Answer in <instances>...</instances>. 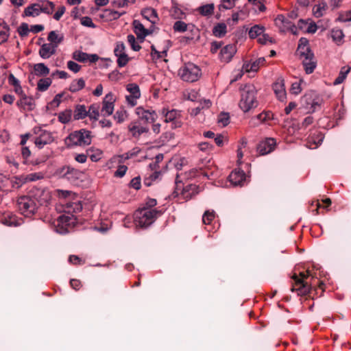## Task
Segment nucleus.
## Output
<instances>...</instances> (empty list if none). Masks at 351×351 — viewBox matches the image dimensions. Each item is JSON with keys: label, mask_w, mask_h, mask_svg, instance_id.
<instances>
[{"label": "nucleus", "mask_w": 351, "mask_h": 351, "mask_svg": "<svg viewBox=\"0 0 351 351\" xmlns=\"http://www.w3.org/2000/svg\"><path fill=\"white\" fill-rule=\"evenodd\" d=\"M55 4L48 0H38L36 3L28 5L25 8L22 14L23 17H36L41 13L51 14L54 10Z\"/></svg>", "instance_id": "nucleus-1"}, {"label": "nucleus", "mask_w": 351, "mask_h": 351, "mask_svg": "<svg viewBox=\"0 0 351 351\" xmlns=\"http://www.w3.org/2000/svg\"><path fill=\"white\" fill-rule=\"evenodd\" d=\"M160 215L161 212L156 208L143 207L134 213V223L136 226L146 228L152 224Z\"/></svg>", "instance_id": "nucleus-2"}, {"label": "nucleus", "mask_w": 351, "mask_h": 351, "mask_svg": "<svg viewBox=\"0 0 351 351\" xmlns=\"http://www.w3.org/2000/svg\"><path fill=\"white\" fill-rule=\"evenodd\" d=\"M257 91L253 84H246L243 88V112L247 113L256 108L259 104Z\"/></svg>", "instance_id": "nucleus-3"}, {"label": "nucleus", "mask_w": 351, "mask_h": 351, "mask_svg": "<svg viewBox=\"0 0 351 351\" xmlns=\"http://www.w3.org/2000/svg\"><path fill=\"white\" fill-rule=\"evenodd\" d=\"M311 274L308 269L295 273L292 277L294 282L291 288L292 292H296L298 295H306L311 291V286L305 280Z\"/></svg>", "instance_id": "nucleus-4"}, {"label": "nucleus", "mask_w": 351, "mask_h": 351, "mask_svg": "<svg viewBox=\"0 0 351 351\" xmlns=\"http://www.w3.org/2000/svg\"><path fill=\"white\" fill-rule=\"evenodd\" d=\"M90 133L84 129L74 131L65 138V144L69 147L88 145L92 141Z\"/></svg>", "instance_id": "nucleus-5"}, {"label": "nucleus", "mask_w": 351, "mask_h": 351, "mask_svg": "<svg viewBox=\"0 0 351 351\" xmlns=\"http://www.w3.org/2000/svg\"><path fill=\"white\" fill-rule=\"evenodd\" d=\"M178 75L183 81L194 82L199 80L202 73L197 66L193 63L187 62L179 69Z\"/></svg>", "instance_id": "nucleus-6"}, {"label": "nucleus", "mask_w": 351, "mask_h": 351, "mask_svg": "<svg viewBox=\"0 0 351 351\" xmlns=\"http://www.w3.org/2000/svg\"><path fill=\"white\" fill-rule=\"evenodd\" d=\"M34 198L28 193L27 195L21 196L17 199L18 208L21 213L26 217H31L37 211L38 206Z\"/></svg>", "instance_id": "nucleus-7"}, {"label": "nucleus", "mask_w": 351, "mask_h": 351, "mask_svg": "<svg viewBox=\"0 0 351 351\" xmlns=\"http://www.w3.org/2000/svg\"><path fill=\"white\" fill-rule=\"evenodd\" d=\"M29 194L36 200L34 202L38 207L47 204L51 199L49 191L43 188H33L29 192Z\"/></svg>", "instance_id": "nucleus-8"}, {"label": "nucleus", "mask_w": 351, "mask_h": 351, "mask_svg": "<svg viewBox=\"0 0 351 351\" xmlns=\"http://www.w3.org/2000/svg\"><path fill=\"white\" fill-rule=\"evenodd\" d=\"M265 59L263 57L258 58L255 60L243 61V75L244 73L248 74L249 77H253L258 72L261 65H263Z\"/></svg>", "instance_id": "nucleus-9"}, {"label": "nucleus", "mask_w": 351, "mask_h": 351, "mask_svg": "<svg viewBox=\"0 0 351 351\" xmlns=\"http://www.w3.org/2000/svg\"><path fill=\"white\" fill-rule=\"evenodd\" d=\"M161 114L165 117V121L166 123L171 122L172 128H178L182 126V121L180 120V112L172 109L169 110L167 108H163L161 110Z\"/></svg>", "instance_id": "nucleus-10"}, {"label": "nucleus", "mask_w": 351, "mask_h": 351, "mask_svg": "<svg viewBox=\"0 0 351 351\" xmlns=\"http://www.w3.org/2000/svg\"><path fill=\"white\" fill-rule=\"evenodd\" d=\"M77 221L74 215L65 213L58 217L57 219V228H60V233L68 232L69 228L73 227Z\"/></svg>", "instance_id": "nucleus-11"}, {"label": "nucleus", "mask_w": 351, "mask_h": 351, "mask_svg": "<svg viewBox=\"0 0 351 351\" xmlns=\"http://www.w3.org/2000/svg\"><path fill=\"white\" fill-rule=\"evenodd\" d=\"M275 23L280 32L290 31L292 34H297V27L294 23L282 14H278L275 19Z\"/></svg>", "instance_id": "nucleus-12"}, {"label": "nucleus", "mask_w": 351, "mask_h": 351, "mask_svg": "<svg viewBox=\"0 0 351 351\" xmlns=\"http://www.w3.org/2000/svg\"><path fill=\"white\" fill-rule=\"evenodd\" d=\"M116 98L111 92L106 94L102 101L101 114L104 117H109L112 114L114 110Z\"/></svg>", "instance_id": "nucleus-13"}, {"label": "nucleus", "mask_w": 351, "mask_h": 351, "mask_svg": "<svg viewBox=\"0 0 351 351\" xmlns=\"http://www.w3.org/2000/svg\"><path fill=\"white\" fill-rule=\"evenodd\" d=\"M131 136L138 139L141 136H146L149 134V129L147 126L143 125L138 121H132L128 126Z\"/></svg>", "instance_id": "nucleus-14"}, {"label": "nucleus", "mask_w": 351, "mask_h": 351, "mask_svg": "<svg viewBox=\"0 0 351 351\" xmlns=\"http://www.w3.org/2000/svg\"><path fill=\"white\" fill-rule=\"evenodd\" d=\"M306 109L311 112H315L322 103V99L314 93L306 94L302 99Z\"/></svg>", "instance_id": "nucleus-15"}, {"label": "nucleus", "mask_w": 351, "mask_h": 351, "mask_svg": "<svg viewBox=\"0 0 351 351\" xmlns=\"http://www.w3.org/2000/svg\"><path fill=\"white\" fill-rule=\"evenodd\" d=\"M138 119L145 123H154L158 118L155 110H147L142 106H138L135 110Z\"/></svg>", "instance_id": "nucleus-16"}, {"label": "nucleus", "mask_w": 351, "mask_h": 351, "mask_svg": "<svg viewBox=\"0 0 351 351\" xmlns=\"http://www.w3.org/2000/svg\"><path fill=\"white\" fill-rule=\"evenodd\" d=\"M114 53L117 57L119 67L125 66L129 62V58L125 53V47L123 43H117L114 49Z\"/></svg>", "instance_id": "nucleus-17"}, {"label": "nucleus", "mask_w": 351, "mask_h": 351, "mask_svg": "<svg viewBox=\"0 0 351 351\" xmlns=\"http://www.w3.org/2000/svg\"><path fill=\"white\" fill-rule=\"evenodd\" d=\"M296 53L300 59H302L306 56H313L314 53L309 47L308 40L307 38L303 37L300 38L296 50Z\"/></svg>", "instance_id": "nucleus-18"}, {"label": "nucleus", "mask_w": 351, "mask_h": 351, "mask_svg": "<svg viewBox=\"0 0 351 351\" xmlns=\"http://www.w3.org/2000/svg\"><path fill=\"white\" fill-rule=\"evenodd\" d=\"M63 209L65 213H77L82 210V204L80 200L78 199L77 197L75 199H71L66 201L63 204Z\"/></svg>", "instance_id": "nucleus-19"}, {"label": "nucleus", "mask_w": 351, "mask_h": 351, "mask_svg": "<svg viewBox=\"0 0 351 351\" xmlns=\"http://www.w3.org/2000/svg\"><path fill=\"white\" fill-rule=\"evenodd\" d=\"M73 58L80 62H89L93 63L99 60V56L97 54H88L82 51H75L73 53Z\"/></svg>", "instance_id": "nucleus-20"}, {"label": "nucleus", "mask_w": 351, "mask_h": 351, "mask_svg": "<svg viewBox=\"0 0 351 351\" xmlns=\"http://www.w3.org/2000/svg\"><path fill=\"white\" fill-rule=\"evenodd\" d=\"M276 145V141L274 138H266L258 145V151L261 155L268 154L274 149Z\"/></svg>", "instance_id": "nucleus-21"}, {"label": "nucleus", "mask_w": 351, "mask_h": 351, "mask_svg": "<svg viewBox=\"0 0 351 351\" xmlns=\"http://www.w3.org/2000/svg\"><path fill=\"white\" fill-rule=\"evenodd\" d=\"M272 88L277 98L281 101H285L287 97V93L284 79L278 78L273 84Z\"/></svg>", "instance_id": "nucleus-22"}, {"label": "nucleus", "mask_w": 351, "mask_h": 351, "mask_svg": "<svg viewBox=\"0 0 351 351\" xmlns=\"http://www.w3.org/2000/svg\"><path fill=\"white\" fill-rule=\"evenodd\" d=\"M16 105L23 110L30 111L34 108L35 102L32 97H27L24 94L21 96L20 99L17 101Z\"/></svg>", "instance_id": "nucleus-23"}, {"label": "nucleus", "mask_w": 351, "mask_h": 351, "mask_svg": "<svg viewBox=\"0 0 351 351\" xmlns=\"http://www.w3.org/2000/svg\"><path fill=\"white\" fill-rule=\"evenodd\" d=\"M132 25L134 32L138 39L143 40L147 35L151 34V32L146 29L138 20H134Z\"/></svg>", "instance_id": "nucleus-24"}, {"label": "nucleus", "mask_w": 351, "mask_h": 351, "mask_svg": "<svg viewBox=\"0 0 351 351\" xmlns=\"http://www.w3.org/2000/svg\"><path fill=\"white\" fill-rule=\"evenodd\" d=\"M53 141L51 134L47 131H42L38 137L35 139V145L39 148H43L45 145Z\"/></svg>", "instance_id": "nucleus-25"}, {"label": "nucleus", "mask_w": 351, "mask_h": 351, "mask_svg": "<svg viewBox=\"0 0 351 351\" xmlns=\"http://www.w3.org/2000/svg\"><path fill=\"white\" fill-rule=\"evenodd\" d=\"M57 48L51 43H45L39 49V55L43 59H48L56 53Z\"/></svg>", "instance_id": "nucleus-26"}, {"label": "nucleus", "mask_w": 351, "mask_h": 351, "mask_svg": "<svg viewBox=\"0 0 351 351\" xmlns=\"http://www.w3.org/2000/svg\"><path fill=\"white\" fill-rule=\"evenodd\" d=\"M236 52L234 45H228L221 49L220 51V59L222 62H228Z\"/></svg>", "instance_id": "nucleus-27"}, {"label": "nucleus", "mask_w": 351, "mask_h": 351, "mask_svg": "<svg viewBox=\"0 0 351 351\" xmlns=\"http://www.w3.org/2000/svg\"><path fill=\"white\" fill-rule=\"evenodd\" d=\"M302 60L305 73L306 74L312 73L317 66V62L315 59V56L313 55V56H306Z\"/></svg>", "instance_id": "nucleus-28"}, {"label": "nucleus", "mask_w": 351, "mask_h": 351, "mask_svg": "<svg viewBox=\"0 0 351 351\" xmlns=\"http://www.w3.org/2000/svg\"><path fill=\"white\" fill-rule=\"evenodd\" d=\"M230 186H237L241 184V170L240 167L234 169L228 178Z\"/></svg>", "instance_id": "nucleus-29"}, {"label": "nucleus", "mask_w": 351, "mask_h": 351, "mask_svg": "<svg viewBox=\"0 0 351 351\" xmlns=\"http://www.w3.org/2000/svg\"><path fill=\"white\" fill-rule=\"evenodd\" d=\"M142 16L152 24H156L158 21L157 12L152 8H145L141 11Z\"/></svg>", "instance_id": "nucleus-30"}, {"label": "nucleus", "mask_w": 351, "mask_h": 351, "mask_svg": "<svg viewBox=\"0 0 351 351\" xmlns=\"http://www.w3.org/2000/svg\"><path fill=\"white\" fill-rule=\"evenodd\" d=\"M327 8L328 5L326 2L324 0H322L313 6V14L316 18H320L324 16Z\"/></svg>", "instance_id": "nucleus-31"}, {"label": "nucleus", "mask_w": 351, "mask_h": 351, "mask_svg": "<svg viewBox=\"0 0 351 351\" xmlns=\"http://www.w3.org/2000/svg\"><path fill=\"white\" fill-rule=\"evenodd\" d=\"M64 39L62 34H58L56 31H51L49 33L47 40L49 43L53 44L55 47H58Z\"/></svg>", "instance_id": "nucleus-32"}, {"label": "nucleus", "mask_w": 351, "mask_h": 351, "mask_svg": "<svg viewBox=\"0 0 351 351\" xmlns=\"http://www.w3.org/2000/svg\"><path fill=\"white\" fill-rule=\"evenodd\" d=\"M0 221L8 226H16L17 225L15 215L7 212L0 217Z\"/></svg>", "instance_id": "nucleus-33"}, {"label": "nucleus", "mask_w": 351, "mask_h": 351, "mask_svg": "<svg viewBox=\"0 0 351 351\" xmlns=\"http://www.w3.org/2000/svg\"><path fill=\"white\" fill-rule=\"evenodd\" d=\"M56 193L59 198L65 199L66 202L75 199L77 197V195L71 191L57 189Z\"/></svg>", "instance_id": "nucleus-34"}, {"label": "nucleus", "mask_w": 351, "mask_h": 351, "mask_svg": "<svg viewBox=\"0 0 351 351\" xmlns=\"http://www.w3.org/2000/svg\"><path fill=\"white\" fill-rule=\"evenodd\" d=\"M85 86V81L83 78H79L77 80H74L71 82L69 90L71 93H76L82 89H83Z\"/></svg>", "instance_id": "nucleus-35"}, {"label": "nucleus", "mask_w": 351, "mask_h": 351, "mask_svg": "<svg viewBox=\"0 0 351 351\" xmlns=\"http://www.w3.org/2000/svg\"><path fill=\"white\" fill-rule=\"evenodd\" d=\"M255 3H258V9L260 11H265L266 7L264 4V0H247V3L243 6V15L247 12V10L250 9V6Z\"/></svg>", "instance_id": "nucleus-36"}, {"label": "nucleus", "mask_w": 351, "mask_h": 351, "mask_svg": "<svg viewBox=\"0 0 351 351\" xmlns=\"http://www.w3.org/2000/svg\"><path fill=\"white\" fill-rule=\"evenodd\" d=\"M88 156L93 162L99 161L103 155V152L99 149L90 148L86 151Z\"/></svg>", "instance_id": "nucleus-37"}, {"label": "nucleus", "mask_w": 351, "mask_h": 351, "mask_svg": "<svg viewBox=\"0 0 351 351\" xmlns=\"http://www.w3.org/2000/svg\"><path fill=\"white\" fill-rule=\"evenodd\" d=\"M64 171L63 173L64 177L67 180H73L78 178L80 176V171L70 167H66L63 169Z\"/></svg>", "instance_id": "nucleus-38"}, {"label": "nucleus", "mask_w": 351, "mask_h": 351, "mask_svg": "<svg viewBox=\"0 0 351 351\" xmlns=\"http://www.w3.org/2000/svg\"><path fill=\"white\" fill-rule=\"evenodd\" d=\"M34 73L38 76H45L49 73V69L44 63H38L34 66Z\"/></svg>", "instance_id": "nucleus-39"}, {"label": "nucleus", "mask_w": 351, "mask_h": 351, "mask_svg": "<svg viewBox=\"0 0 351 351\" xmlns=\"http://www.w3.org/2000/svg\"><path fill=\"white\" fill-rule=\"evenodd\" d=\"M100 106L99 104H93L90 106L88 110V117L90 119L97 120L99 117Z\"/></svg>", "instance_id": "nucleus-40"}, {"label": "nucleus", "mask_w": 351, "mask_h": 351, "mask_svg": "<svg viewBox=\"0 0 351 351\" xmlns=\"http://www.w3.org/2000/svg\"><path fill=\"white\" fill-rule=\"evenodd\" d=\"M265 31V27L258 25L252 26L248 31V34L250 38L254 39L260 36Z\"/></svg>", "instance_id": "nucleus-41"}, {"label": "nucleus", "mask_w": 351, "mask_h": 351, "mask_svg": "<svg viewBox=\"0 0 351 351\" xmlns=\"http://www.w3.org/2000/svg\"><path fill=\"white\" fill-rule=\"evenodd\" d=\"M171 16L176 19H182L185 17V13L179 7L178 4L174 3L170 10Z\"/></svg>", "instance_id": "nucleus-42"}, {"label": "nucleus", "mask_w": 351, "mask_h": 351, "mask_svg": "<svg viewBox=\"0 0 351 351\" xmlns=\"http://www.w3.org/2000/svg\"><path fill=\"white\" fill-rule=\"evenodd\" d=\"M226 25L225 23H218L213 29V34L214 36L221 38L226 34Z\"/></svg>", "instance_id": "nucleus-43"}, {"label": "nucleus", "mask_w": 351, "mask_h": 351, "mask_svg": "<svg viewBox=\"0 0 351 351\" xmlns=\"http://www.w3.org/2000/svg\"><path fill=\"white\" fill-rule=\"evenodd\" d=\"M88 116V111L84 105H77L74 112V119L75 120L82 119Z\"/></svg>", "instance_id": "nucleus-44"}, {"label": "nucleus", "mask_w": 351, "mask_h": 351, "mask_svg": "<svg viewBox=\"0 0 351 351\" xmlns=\"http://www.w3.org/2000/svg\"><path fill=\"white\" fill-rule=\"evenodd\" d=\"M331 37L333 41L339 45L342 43L343 39L344 38V34L341 29H332L331 31Z\"/></svg>", "instance_id": "nucleus-45"}, {"label": "nucleus", "mask_w": 351, "mask_h": 351, "mask_svg": "<svg viewBox=\"0 0 351 351\" xmlns=\"http://www.w3.org/2000/svg\"><path fill=\"white\" fill-rule=\"evenodd\" d=\"M10 36V27L6 24H0V45L6 42Z\"/></svg>", "instance_id": "nucleus-46"}, {"label": "nucleus", "mask_w": 351, "mask_h": 351, "mask_svg": "<svg viewBox=\"0 0 351 351\" xmlns=\"http://www.w3.org/2000/svg\"><path fill=\"white\" fill-rule=\"evenodd\" d=\"M72 117V110L71 109H66L58 114V120L62 123H68Z\"/></svg>", "instance_id": "nucleus-47"}, {"label": "nucleus", "mask_w": 351, "mask_h": 351, "mask_svg": "<svg viewBox=\"0 0 351 351\" xmlns=\"http://www.w3.org/2000/svg\"><path fill=\"white\" fill-rule=\"evenodd\" d=\"M52 80L49 77L42 78L39 80L37 84V89L39 91L44 92L51 86Z\"/></svg>", "instance_id": "nucleus-48"}, {"label": "nucleus", "mask_w": 351, "mask_h": 351, "mask_svg": "<svg viewBox=\"0 0 351 351\" xmlns=\"http://www.w3.org/2000/svg\"><path fill=\"white\" fill-rule=\"evenodd\" d=\"M113 118L117 123H121L128 118V112L123 108L119 109L116 111Z\"/></svg>", "instance_id": "nucleus-49"}, {"label": "nucleus", "mask_w": 351, "mask_h": 351, "mask_svg": "<svg viewBox=\"0 0 351 351\" xmlns=\"http://www.w3.org/2000/svg\"><path fill=\"white\" fill-rule=\"evenodd\" d=\"M126 90L130 93V95H133L134 97H141V91L139 86L134 83L128 84L126 86Z\"/></svg>", "instance_id": "nucleus-50"}, {"label": "nucleus", "mask_w": 351, "mask_h": 351, "mask_svg": "<svg viewBox=\"0 0 351 351\" xmlns=\"http://www.w3.org/2000/svg\"><path fill=\"white\" fill-rule=\"evenodd\" d=\"M123 13H119L117 11L110 9H106L104 12L103 17H106L109 20H116L121 17Z\"/></svg>", "instance_id": "nucleus-51"}, {"label": "nucleus", "mask_w": 351, "mask_h": 351, "mask_svg": "<svg viewBox=\"0 0 351 351\" xmlns=\"http://www.w3.org/2000/svg\"><path fill=\"white\" fill-rule=\"evenodd\" d=\"M217 123L222 127L227 126L230 123V115L229 113L221 112L217 118Z\"/></svg>", "instance_id": "nucleus-52"}, {"label": "nucleus", "mask_w": 351, "mask_h": 351, "mask_svg": "<svg viewBox=\"0 0 351 351\" xmlns=\"http://www.w3.org/2000/svg\"><path fill=\"white\" fill-rule=\"evenodd\" d=\"M198 10L202 16H210L213 13L214 5L210 3L200 6Z\"/></svg>", "instance_id": "nucleus-53"}, {"label": "nucleus", "mask_w": 351, "mask_h": 351, "mask_svg": "<svg viewBox=\"0 0 351 351\" xmlns=\"http://www.w3.org/2000/svg\"><path fill=\"white\" fill-rule=\"evenodd\" d=\"M350 68H348V69H346V67L341 68L338 77L334 81V84L338 85V84H341L346 78V76H347L348 73L350 72Z\"/></svg>", "instance_id": "nucleus-54"}, {"label": "nucleus", "mask_w": 351, "mask_h": 351, "mask_svg": "<svg viewBox=\"0 0 351 351\" xmlns=\"http://www.w3.org/2000/svg\"><path fill=\"white\" fill-rule=\"evenodd\" d=\"M12 186L15 188H20L24 184L27 183L25 175L16 176L12 180Z\"/></svg>", "instance_id": "nucleus-55"}, {"label": "nucleus", "mask_w": 351, "mask_h": 351, "mask_svg": "<svg viewBox=\"0 0 351 351\" xmlns=\"http://www.w3.org/2000/svg\"><path fill=\"white\" fill-rule=\"evenodd\" d=\"M215 217V213L213 210V211L206 210L204 213V214L203 215L202 221L204 224L209 225L212 223V221H213Z\"/></svg>", "instance_id": "nucleus-56"}, {"label": "nucleus", "mask_w": 351, "mask_h": 351, "mask_svg": "<svg viewBox=\"0 0 351 351\" xmlns=\"http://www.w3.org/2000/svg\"><path fill=\"white\" fill-rule=\"evenodd\" d=\"M237 0H221L220 4L219 5V10H229L232 8Z\"/></svg>", "instance_id": "nucleus-57"}, {"label": "nucleus", "mask_w": 351, "mask_h": 351, "mask_svg": "<svg viewBox=\"0 0 351 351\" xmlns=\"http://www.w3.org/2000/svg\"><path fill=\"white\" fill-rule=\"evenodd\" d=\"M187 24L182 21H177L173 25V30L176 32H184L187 30Z\"/></svg>", "instance_id": "nucleus-58"}, {"label": "nucleus", "mask_w": 351, "mask_h": 351, "mask_svg": "<svg viewBox=\"0 0 351 351\" xmlns=\"http://www.w3.org/2000/svg\"><path fill=\"white\" fill-rule=\"evenodd\" d=\"M17 32L20 36L25 37L28 35L30 32V28H29V25L26 23H23L18 27Z\"/></svg>", "instance_id": "nucleus-59"}, {"label": "nucleus", "mask_w": 351, "mask_h": 351, "mask_svg": "<svg viewBox=\"0 0 351 351\" xmlns=\"http://www.w3.org/2000/svg\"><path fill=\"white\" fill-rule=\"evenodd\" d=\"M258 41L261 45H267L268 43L272 44L274 40L270 37L267 34H262L258 38Z\"/></svg>", "instance_id": "nucleus-60"}, {"label": "nucleus", "mask_w": 351, "mask_h": 351, "mask_svg": "<svg viewBox=\"0 0 351 351\" xmlns=\"http://www.w3.org/2000/svg\"><path fill=\"white\" fill-rule=\"evenodd\" d=\"M128 42L131 45L132 49L135 51H138L141 49V46L136 43V38L134 35L129 34L127 37Z\"/></svg>", "instance_id": "nucleus-61"}, {"label": "nucleus", "mask_w": 351, "mask_h": 351, "mask_svg": "<svg viewBox=\"0 0 351 351\" xmlns=\"http://www.w3.org/2000/svg\"><path fill=\"white\" fill-rule=\"evenodd\" d=\"M265 121V115L263 112L258 114L256 117H253L250 121V123L253 126L258 125V124Z\"/></svg>", "instance_id": "nucleus-62"}, {"label": "nucleus", "mask_w": 351, "mask_h": 351, "mask_svg": "<svg viewBox=\"0 0 351 351\" xmlns=\"http://www.w3.org/2000/svg\"><path fill=\"white\" fill-rule=\"evenodd\" d=\"M27 182H34L42 179L43 176L41 173H32L25 175Z\"/></svg>", "instance_id": "nucleus-63"}, {"label": "nucleus", "mask_w": 351, "mask_h": 351, "mask_svg": "<svg viewBox=\"0 0 351 351\" xmlns=\"http://www.w3.org/2000/svg\"><path fill=\"white\" fill-rule=\"evenodd\" d=\"M337 20L341 22L351 21V10L341 14L337 18Z\"/></svg>", "instance_id": "nucleus-64"}]
</instances>
